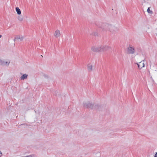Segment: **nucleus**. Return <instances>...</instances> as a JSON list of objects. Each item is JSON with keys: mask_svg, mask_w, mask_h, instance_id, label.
<instances>
[{"mask_svg": "<svg viewBox=\"0 0 157 157\" xmlns=\"http://www.w3.org/2000/svg\"><path fill=\"white\" fill-rule=\"evenodd\" d=\"M83 106L86 107L88 109H100L101 108V106L98 104H97L94 105V104H92L89 102L86 103L85 102L83 103Z\"/></svg>", "mask_w": 157, "mask_h": 157, "instance_id": "obj_1", "label": "nucleus"}, {"mask_svg": "<svg viewBox=\"0 0 157 157\" xmlns=\"http://www.w3.org/2000/svg\"><path fill=\"white\" fill-rule=\"evenodd\" d=\"M99 27H101L104 30H109L110 31L111 25L107 23H103L101 27L99 26Z\"/></svg>", "mask_w": 157, "mask_h": 157, "instance_id": "obj_2", "label": "nucleus"}, {"mask_svg": "<svg viewBox=\"0 0 157 157\" xmlns=\"http://www.w3.org/2000/svg\"><path fill=\"white\" fill-rule=\"evenodd\" d=\"M92 50L96 52H102L101 47H98L93 46L91 48Z\"/></svg>", "mask_w": 157, "mask_h": 157, "instance_id": "obj_3", "label": "nucleus"}, {"mask_svg": "<svg viewBox=\"0 0 157 157\" xmlns=\"http://www.w3.org/2000/svg\"><path fill=\"white\" fill-rule=\"evenodd\" d=\"M110 29H110V31L112 33L117 32L118 30V29L117 27H115L114 26L112 25H111Z\"/></svg>", "mask_w": 157, "mask_h": 157, "instance_id": "obj_4", "label": "nucleus"}, {"mask_svg": "<svg viewBox=\"0 0 157 157\" xmlns=\"http://www.w3.org/2000/svg\"><path fill=\"white\" fill-rule=\"evenodd\" d=\"M128 54H134L135 52L134 49L132 47H129L128 48Z\"/></svg>", "mask_w": 157, "mask_h": 157, "instance_id": "obj_5", "label": "nucleus"}, {"mask_svg": "<svg viewBox=\"0 0 157 157\" xmlns=\"http://www.w3.org/2000/svg\"><path fill=\"white\" fill-rule=\"evenodd\" d=\"M102 51L105 52L111 48L108 46H105L101 47Z\"/></svg>", "mask_w": 157, "mask_h": 157, "instance_id": "obj_6", "label": "nucleus"}, {"mask_svg": "<svg viewBox=\"0 0 157 157\" xmlns=\"http://www.w3.org/2000/svg\"><path fill=\"white\" fill-rule=\"evenodd\" d=\"M18 39H19L20 41H21L23 40V37L20 36V35H17L15 37L14 40L15 41Z\"/></svg>", "mask_w": 157, "mask_h": 157, "instance_id": "obj_7", "label": "nucleus"}, {"mask_svg": "<svg viewBox=\"0 0 157 157\" xmlns=\"http://www.w3.org/2000/svg\"><path fill=\"white\" fill-rule=\"evenodd\" d=\"M60 35V33L59 30L57 29L55 31L54 36L58 38L59 37Z\"/></svg>", "mask_w": 157, "mask_h": 157, "instance_id": "obj_8", "label": "nucleus"}, {"mask_svg": "<svg viewBox=\"0 0 157 157\" xmlns=\"http://www.w3.org/2000/svg\"><path fill=\"white\" fill-rule=\"evenodd\" d=\"M136 64L137 65L139 69H140L143 67H144V63H142L141 62L139 63H136Z\"/></svg>", "mask_w": 157, "mask_h": 157, "instance_id": "obj_9", "label": "nucleus"}, {"mask_svg": "<svg viewBox=\"0 0 157 157\" xmlns=\"http://www.w3.org/2000/svg\"><path fill=\"white\" fill-rule=\"evenodd\" d=\"M152 76H153L155 78L157 79V71H155L153 72L152 73V75L151 77V78H152Z\"/></svg>", "mask_w": 157, "mask_h": 157, "instance_id": "obj_10", "label": "nucleus"}, {"mask_svg": "<svg viewBox=\"0 0 157 157\" xmlns=\"http://www.w3.org/2000/svg\"><path fill=\"white\" fill-rule=\"evenodd\" d=\"M92 65L91 64H89L87 66L88 70L89 71H92Z\"/></svg>", "mask_w": 157, "mask_h": 157, "instance_id": "obj_11", "label": "nucleus"}, {"mask_svg": "<svg viewBox=\"0 0 157 157\" xmlns=\"http://www.w3.org/2000/svg\"><path fill=\"white\" fill-rule=\"evenodd\" d=\"M28 77V75L26 74H23L20 78L21 80H24L25 79H26Z\"/></svg>", "mask_w": 157, "mask_h": 157, "instance_id": "obj_12", "label": "nucleus"}, {"mask_svg": "<svg viewBox=\"0 0 157 157\" xmlns=\"http://www.w3.org/2000/svg\"><path fill=\"white\" fill-rule=\"evenodd\" d=\"M16 10L18 14H21V11L18 7H16Z\"/></svg>", "mask_w": 157, "mask_h": 157, "instance_id": "obj_13", "label": "nucleus"}, {"mask_svg": "<svg viewBox=\"0 0 157 157\" xmlns=\"http://www.w3.org/2000/svg\"><path fill=\"white\" fill-rule=\"evenodd\" d=\"M10 63V61L8 60V61H3V65H5L8 66Z\"/></svg>", "mask_w": 157, "mask_h": 157, "instance_id": "obj_14", "label": "nucleus"}, {"mask_svg": "<svg viewBox=\"0 0 157 157\" xmlns=\"http://www.w3.org/2000/svg\"><path fill=\"white\" fill-rule=\"evenodd\" d=\"M150 7H148V8L147 10V11L148 13H150L151 14H152L153 13V12L152 10H150Z\"/></svg>", "mask_w": 157, "mask_h": 157, "instance_id": "obj_15", "label": "nucleus"}, {"mask_svg": "<svg viewBox=\"0 0 157 157\" xmlns=\"http://www.w3.org/2000/svg\"><path fill=\"white\" fill-rule=\"evenodd\" d=\"M23 18L21 17L20 16H19L18 17V19L19 21H21L23 20Z\"/></svg>", "mask_w": 157, "mask_h": 157, "instance_id": "obj_16", "label": "nucleus"}, {"mask_svg": "<svg viewBox=\"0 0 157 157\" xmlns=\"http://www.w3.org/2000/svg\"><path fill=\"white\" fill-rule=\"evenodd\" d=\"M3 61L0 59V65H3Z\"/></svg>", "mask_w": 157, "mask_h": 157, "instance_id": "obj_17", "label": "nucleus"}, {"mask_svg": "<svg viewBox=\"0 0 157 157\" xmlns=\"http://www.w3.org/2000/svg\"><path fill=\"white\" fill-rule=\"evenodd\" d=\"M94 35L95 36H98V33L96 32L94 33Z\"/></svg>", "mask_w": 157, "mask_h": 157, "instance_id": "obj_18", "label": "nucleus"}, {"mask_svg": "<svg viewBox=\"0 0 157 157\" xmlns=\"http://www.w3.org/2000/svg\"><path fill=\"white\" fill-rule=\"evenodd\" d=\"M154 157H157V152L155 154Z\"/></svg>", "mask_w": 157, "mask_h": 157, "instance_id": "obj_19", "label": "nucleus"}, {"mask_svg": "<svg viewBox=\"0 0 157 157\" xmlns=\"http://www.w3.org/2000/svg\"><path fill=\"white\" fill-rule=\"evenodd\" d=\"M2 155V153L1 151H0V157H1Z\"/></svg>", "mask_w": 157, "mask_h": 157, "instance_id": "obj_20", "label": "nucleus"}, {"mask_svg": "<svg viewBox=\"0 0 157 157\" xmlns=\"http://www.w3.org/2000/svg\"><path fill=\"white\" fill-rule=\"evenodd\" d=\"M2 37V35H0V38H1V37Z\"/></svg>", "mask_w": 157, "mask_h": 157, "instance_id": "obj_21", "label": "nucleus"}, {"mask_svg": "<svg viewBox=\"0 0 157 157\" xmlns=\"http://www.w3.org/2000/svg\"><path fill=\"white\" fill-rule=\"evenodd\" d=\"M156 34V35H157V33Z\"/></svg>", "mask_w": 157, "mask_h": 157, "instance_id": "obj_22", "label": "nucleus"}]
</instances>
